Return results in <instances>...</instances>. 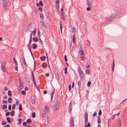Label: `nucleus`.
Wrapping results in <instances>:
<instances>
[{
    "instance_id": "obj_61",
    "label": "nucleus",
    "mask_w": 127,
    "mask_h": 127,
    "mask_svg": "<svg viewBox=\"0 0 127 127\" xmlns=\"http://www.w3.org/2000/svg\"><path fill=\"white\" fill-rule=\"evenodd\" d=\"M71 86L70 85H69L68 86V90L69 91H70L71 90Z\"/></svg>"
},
{
    "instance_id": "obj_12",
    "label": "nucleus",
    "mask_w": 127,
    "mask_h": 127,
    "mask_svg": "<svg viewBox=\"0 0 127 127\" xmlns=\"http://www.w3.org/2000/svg\"><path fill=\"white\" fill-rule=\"evenodd\" d=\"M44 110L45 112L47 113H48L49 111V109L48 107L47 106H46L44 108Z\"/></svg>"
},
{
    "instance_id": "obj_52",
    "label": "nucleus",
    "mask_w": 127,
    "mask_h": 127,
    "mask_svg": "<svg viewBox=\"0 0 127 127\" xmlns=\"http://www.w3.org/2000/svg\"><path fill=\"white\" fill-rule=\"evenodd\" d=\"M34 69H33V71H34L35 70V68H36V66H35V62L34 61Z\"/></svg>"
},
{
    "instance_id": "obj_5",
    "label": "nucleus",
    "mask_w": 127,
    "mask_h": 127,
    "mask_svg": "<svg viewBox=\"0 0 127 127\" xmlns=\"http://www.w3.org/2000/svg\"><path fill=\"white\" fill-rule=\"evenodd\" d=\"M31 101L32 104H34L35 103V99L34 95H32L31 96Z\"/></svg>"
},
{
    "instance_id": "obj_8",
    "label": "nucleus",
    "mask_w": 127,
    "mask_h": 127,
    "mask_svg": "<svg viewBox=\"0 0 127 127\" xmlns=\"http://www.w3.org/2000/svg\"><path fill=\"white\" fill-rule=\"evenodd\" d=\"M40 25L41 26L43 27L45 29H47V26H46L44 23L43 21H40Z\"/></svg>"
},
{
    "instance_id": "obj_54",
    "label": "nucleus",
    "mask_w": 127,
    "mask_h": 127,
    "mask_svg": "<svg viewBox=\"0 0 127 127\" xmlns=\"http://www.w3.org/2000/svg\"><path fill=\"white\" fill-rule=\"evenodd\" d=\"M11 105H10V104L9 105H8V109L9 110H10L11 109Z\"/></svg>"
},
{
    "instance_id": "obj_27",
    "label": "nucleus",
    "mask_w": 127,
    "mask_h": 127,
    "mask_svg": "<svg viewBox=\"0 0 127 127\" xmlns=\"http://www.w3.org/2000/svg\"><path fill=\"white\" fill-rule=\"evenodd\" d=\"M27 122V123H30L32 122V120L30 119H29L26 120Z\"/></svg>"
},
{
    "instance_id": "obj_6",
    "label": "nucleus",
    "mask_w": 127,
    "mask_h": 127,
    "mask_svg": "<svg viewBox=\"0 0 127 127\" xmlns=\"http://www.w3.org/2000/svg\"><path fill=\"white\" fill-rule=\"evenodd\" d=\"M32 79L33 82L34 84L35 85V86L36 87V83L35 80V78L34 77V75L33 73V72H32Z\"/></svg>"
},
{
    "instance_id": "obj_35",
    "label": "nucleus",
    "mask_w": 127,
    "mask_h": 127,
    "mask_svg": "<svg viewBox=\"0 0 127 127\" xmlns=\"http://www.w3.org/2000/svg\"><path fill=\"white\" fill-rule=\"evenodd\" d=\"M61 18L64 20L65 19V17L63 14H61Z\"/></svg>"
},
{
    "instance_id": "obj_15",
    "label": "nucleus",
    "mask_w": 127,
    "mask_h": 127,
    "mask_svg": "<svg viewBox=\"0 0 127 127\" xmlns=\"http://www.w3.org/2000/svg\"><path fill=\"white\" fill-rule=\"evenodd\" d=\"M40 59L42 61H44L46 58V57L45 56H43L42 57H40Z\"/></svg>"
},
{
    "instance_id": "obj_63",
    "label": "nucleus",
    "mask_w": 127,
    "mask_h": 127,
    "mask_svg": "<svg viewBox=\"0 0 127 127\" xmlns=\"http://www.w3.org/2000/svg\"><path fill=\"white\" fill-rule=\"evenodd\" d=\"M60 2L59 0H56V4H59Z\"/></svg>"
},
{
    "instance_id": "obj_16",
    "label": "nucleus",
    "mask_w": 127,
    "mask_h": 127,
    "mask_svg": "<svg viewBox=\"0 0 127 127\" xmlns=\"http://www.w3.org/2000/svg\"><path fill=\"white\" fill-rule=\"evenodd\" d=\"M22 61H23V62L24 64L25 65H27V64L26 62V61H25V59L24 58H22Z\"/></svg>"
},
{
    "instance_id": "obj_49",
    "label": "nucleus",
    "mask_w": 127,
    "mask_h": 127,
    "mask_svg": "<svg viewBox=\"0 0 127 127\" xmlns=\"http://www.w3.org/2000/svg\"><path fill=\"white\" fill-rule=\"evenodd\" d=\"M40 17L41 18L43 19L44 17L43 14L42 13L40 15Z\"/></svg>"
},
{
    "instance_id": "obj_2",
    "label": "nucleus",
    "mask_w": 127,
    "mask_h": 127,
    "mask_svg": "<svg viewBox=\"0 0 127 127\" xmlns=\"http://www.w3.org/2000/svg\"><path fill=\"white\" fill-rule=\"evenodd\" d=\"M2 3L3 8L5 9H7L8 8V5L7 2L6 0H3Z\"/></svg>"
},
{
    "instance_id": "obj_46",
    "label": "nucleus",
    "mask_w": 127,
    "mask_h": 127,
    "mask_svg": "<svg viewBox=\"0 0 127 127\" xmlns=\"http://www.w3.org/2000/svg\"><path fill=\"white\" fill-rule=\"evenodd\" d=\"M85 72L87 74H89L90 73V70L89 69L85 71Z\"/></svg>"
},
{
    "instance_id": "obj_17",
    "label": "nucleus",
    "mask_w": 127,
    "mask_h": 127,
    "mask_svg": "<svg viewBox=\"0 0 127 127\" xmlns=\"http://www.w3.org/2000/svg\"><path fill=\"white\" fill-rule=\"evenodd\" d=\"M121 119H119V121L118 122V125L119 127H120L121 125Z\"/></svg>"
},
{
    "instance_id": "obj_19",
    "label": "nucleus",
    "mask_w": 127,
    "mask_h": 127,
    "mask_svg": "<svg viewBox=\"0 0 127 127\" xmlns=\"http://www.w3.org/2000/svg\"><path fill=\"white\" fill-rule=\"evenodd\" d=\"M8 94L9 96H12L11 92V91L9 90L8 91Z\"/></svg>"
},
{
    "instance_id": "obj_3",
    "label": "nucleus",
    "mask_w": 127,
    "mask_h": 127,
    "mask_svg": "<svg viewBox=\"0 0 127 127\" xmlns=\"http://www.w3.org/2000/svg\"><path fill=\"white\" fill-rule=\"evenodd\" d=\"M78 73L80 78H83L84 77V74L83 71L81 69H80L79 70Z\"/></svg>"
},
{
    "instance_id": "obj_45",
    "label": "nucleus",
    "mask_w": 127,
    "mask_h": 127,
    "mask_svg": "<svg viewBox=\"0 0 127 127\" xmlns=\"http://www.w3.org/2000/svg\"><path fill=\"white\" fill-rule=\"evenodd\" d=\"M16 105L15 104H13L12 106V110H14L15 109V107Z\"/></svg>"
},
{
    "instance_id": "obj_13",
    "label": "nucleus",
    "mask_w": 127,
    "mask_h": 127,
    "mask_svg": "<svg viewBox=\"0 0 127 127\" xmlns=\"http://www.w3.org/2000/svg\"><path fill=\"white\" fill-rule=\"evenodd\" d=\"M25 79L26 82L29 83L30 82V80L29 77L27 76H26L25 77Z\"/></svg>"
},
{
    "instance_id": "obj_18",
    "label": "nucleus",
    "mask_w": 127,
    "mask_h": 127,
    "mask_svg": "<svg viewBox=\"0 0 127 127\" xmlns=\"http://www.w3.org/2000/svg\"><path fill=\"white\" fill-rule=\"evenodd\" d=\"M34 42H37L38 41V39L37 38L34 37L32 38Z\"/></svg>"
},
{
    "instance_id": "obj_58",
    "label": "nucleus",
    "mask_w": 127,
    "mask_h": 127,
    "mask_svg": "<svg viewBox=\"0 0 127 127\" xmlns=\"http://www.w3.org/2000/svg\"><path fill=\"white\" fill-rule=\"evenodd\" d=\"M23 125L24 126H25L27 125V124L26 122H24L23 123Z\"/></svg>"
},
{
    "instance_id": "obj_26",
    "label": "nucleus",
    "mask_w": 127,
    "mask_h": 127,
    "mask_svg": "<svg viewBox=\"0 0 127 127\" xmlns=\"http://www.w3.org/2000/svg\"><path fill=\"white\" fill-rule=\"evenodd\" d=\"M19 109L20 111L22 110V105L21 104H19Z\"/></svg>"
},
{
    "instance_id": "obj_23",
    "label": "nucleus",
    "mask_w": 127,
    "mask_h": 127,
    "mask_svg": "<svg viewBox=\"0 0 127 127\" xmlns=\"http://www.w3.org/2000/svg\"><path fill=\"white\" fill-rule=\"evenodd\" d=\"M87 125L86 124L85 125L84 127H91V125L90 123H87Z\"/></svg>"
},
{
    "instance_id": "obj_4",
    "label": "nucleus",
    "mask_w": 127,
    "mask_h": 127,
    "mask_svg": "<svg viewBox=\"0 0 127 127\" xmlns=\"http://www.w3.org/2000/svg\"><path fill=\"white\" fill-rule=\"evenodd\" d=\"M5 65L4 64H1V69L3 72H5L6 70Z\"/></svg>"
},
{
    "instance_id": "obj_30",
    "label": "nucleus",
    "mask_w": 127,
    "mask_h": 127,
    "mask_svg": "<svg viewBox=\"0 0 127 127\" xmlns=\"http://www.w3.org/2000/svg\"><path fill=\"white\" fill-rule=\"evenodd\" d=\"M13 78V76H11L9 77V81H8V82H11L12 80V79Z\"/></svg>"
},
{
    "instance_id": "obj_40",
    "label": "nucleus",
    "mask_w": 127,
    "mask_h": 127,
    "mask_svg": "<svg viewBox=\"0 0 127 127\" xmlns=\"http://www.w3.org/2000/svg\"><path fill=\"white\" fill-rule=\"evenodd\" d=\"M79 52L81 54H82L83 55H84V53L83 52V51L82 50H80V51H79Z\"/></svg>"
},
{
    "instance_id": "obj_10",
    "label": "nucleus",
    "mask_w": 127,
    "mask_h": 127,
    "mask_svg": "<svg viewBox=\"0 0 127 127\" xmlns=\"http://www.w3.org/2000/svg\"><path fill=\"white\" fill-rule=\"evenodd\" d=\"M70 125L71 127H74V123L73 119V118H71L70 120Z\"/></svg>"
},
{
    "instance_id": "obj_39",
    "label": "nucleus",
    "mask_w": 127,
    "mask_h": 127,
    "mask_svg": "<svg viewBox=\"0 0 127 127\" xmlns=\"http://www.w3.org/2000/svg\"><path fill=\"white\" fill-rule=\"evenodd\" d=\"M35 117V113L34 112H33L32 114V117L34 118Z\"/></svg>"
},
{
    "instance_id": "obj_51",
    "label": "nucleus",
    "mask_w": 127,
    "mask_h": 127,
    "mask_svg": "<svg viewBox=\"0 0 127 127\" xmlns=\"http://www.w3.org/2000/svg\"><path fill=\"white\" fill-rule=\"evenodd\" d=\"M67 67H66L65 68V69H64V73L65 74H66L67 73Z\"/></svg>"
},
{
    "instance_id": "obj_29",
    "label": "nucleus",
    "mask_w": 127,
    "mask_h": 127,
    "mask_svg": "<svg viewBox=\"0 0 127 127\" xmlns=\"http://www.w3.org/2000/svg\"><path fill=\"white\" fill-rule=\"evenodd\" d=\"M7 122L9 123H10L11 122V120L10 119L9 117H7Z\"/></svg>"
},
{
    "instance_id": "obj_9",
    "label": "nucleus",
    "mask_w": 127,
    "mask_h": 127,
    "mask_svg": "<svg viewBox=\"0 0 127 127\" xmlns=\"http://www.w3.org/2000/svg\"><path fill=\"white\" fill-rule=\"evenodd\" d=\"M71 103L72 102H70L69 104L68 112L69 114L71 113L72 110V106L71 105Z\"/></svg>"
},
{
    "instance_id": "obj_50",
    "label": "nucleus",
    "mask_w": 127,
    "mask_h": 127,
    "mask_svg": "<svg viewBox=\"0 0 127 127\" xmlns=\"http://www.w3.org/2000/svg\"><path fill=\"white\" fill-rule=\"evenodd\" d=\"M64 60H65V61L66 62H67V57H66V56L65 55L64 56Z\"/></svg>"
},
{
    "instance_id": "obj_33",
    "label": "nucleus",
    "mask_w": 127,
    "mask_h": 127,
    "mask_svg": "<svg viewBox=\"0 0 127 127\" xmlns=\"http://www.w3.org/2000/svg\"><path fill=\"white\" fill-rule=\"evenodd\" d=\"M60 29L61 30V31L62 32V24L61 22H60Z\"/></svg>"
},
{
    "instance_id": "obj_1",
    "label": "nucleus",
    "mask_w": 127,
    "mask_h": 127,
    "mask_svg": "<svg viewBox=\"0 0 127 127\" xmlns=\"http://www.w3.org/2000/svg\"><path fill=\"white\" fill-rule=\"evenodd\" d=\"M59 102L58 101H56L55 104L52 106V109L54 111L58 110L59 108Z\"/></svg>"
},
{
    "instance_id": "obj_37",
    "label": "nucleus",
    "mask_w": 127,
    "mask_h": 127,
    "mask_svg": "<svg viewBox=\"0 0 127 127\" xmlns=\"http://www.w3.org/2000/svg\"><path fill=\"white\" fill-rule=\"evenodd\" d=\"M7 108V105L6 104H3V105L2 108L3 109H5Z\"/></svg>"
},
{
    "instance_id": "obj_43",
    "label": "nucleus",
    "mask_w": 127,
    "mask_h": 127,
    "mask_svg": "<svg viewBox=\"0 0 127 127\" xmlns=\"http://www.w3.org/2000/svg\"><path fill=\"white\" fill-rule=\"evenodd\" d=\"M85 118H88V114L87 113H85Z\"/></svg>"
},
{
    "instance_id": "obj_60",
    "label": "nucleus",
    "mask_w": 127,
    "mask_h": 127,
    "mask_svg": "<svg viewBox=\"0 0 127 127\" xmlns=\"http://www.w3.org/2000/svg\"><path fill=\"white\" fill-rule=\"evenodd\" d=\"M101 114V110H100L98 112V114L100 116Z\"/></svg>"
},
{
    "instance_id": "obj_47",
    "label": "nucleus",
    "mask_w": 127,
    "mask_h": 127,
    "mask_svg": "<svg viewBox=\"0 0 127 127\" xmlns=\"http://www.w3.org/2000/svg\"><path fill=\"white\" fill-rule=\"evenodd\" d=\"M21 93L24 95H26V92L24 90L22 91L21 92Z\"/></svg>"
},
{
    "instance_id": "obj_21",
    "label": "nucleus",
    "mask_w": 127,
    "mask_h": 127,
    "mask_svg": "<svg viewBox=\"0 0 127 127\" xmlns=\"http://www.w3.org/2000/svg\"><path fill=\"white\" fill-rule=\"evenodd\" d=\"M117 15V14H113L111 16V18L113 19H114L115 17Z\"/></svg>"
},
{
    "instance_id": "obj_34",
    "label": "nucleus",
    "mask_w": 127,
    "mask_h": 127,
    "mask_svg": "<svg viewBox=\"0 0 127 127\" xmlns=\"http://www.w3.org/2000/svg\"><path fill=\"white\" fill-rule=\"evenodd\" d=\"M46 113H43L42 114V117L43 118L45 117L46 116Z\"/></svg>"
},
{
    "instance_id": "obj_44",
    "label": "nucleus",
    "mask_w": 127,
    "mask_h": 127,
    "mask_svg": "<svg viewBox=\"0 0 127 127\" xmlns=\"http://www.w3.org/2000/svg\"><path fill=\"white\" fill-rule=\"evenodd\" d=\"M71 31L72 32H76V30L74 28H71Z\"/></svg>"
},
{
    "instance_id": "obj_22",
    "label": "nucleus",
    "mask_w": 127,
    "mask_h": 127,
    "mask_svg": "<svg viewBox=\"0 0 127 127\" xmlns=\"http://www.w3.org/2000/svg\"><path fill=\"white\" fill-rule=\"evenodd\" d=\"M97 122L98 124L100 123L101 122V121L100 119V117L99 116H98L97 117Z\"/></svg>"
},
{
    "instance_id": "obj_62",
    "label": "nucleus",
    "mask_w": 127,
    "mask_h": 127,
    "mask_svg": "<svg viewBox=\"0 0 127 127\" xmlns=\"http://www.w3.org/2000/svg\"><path fill=\"white\" fill-rule=\"evenodd\" d=\"M38 9L40 11H42V9L41 7H38Z\"/></svg>"
},
{
    "instance_id": "obj_53",
    "label": "nucleus",
    "mask_w": 127,
    "mask_h": 127,
    "mask_svg": "<svg viewBox=\"0 0 127 127\" xmlns=\"http://www.w3.org/2000/svg\"><path fill=\"white\" fill-rule=\"evenodd\" d=\"M37 35L39 37H40V31L39 30L38 31Z\"/></svg>"
},
{
    "instance_id": "obj_41",
    "label": "nucleus",
    "mask_w": 127,
    "mask_h": 127,
    "mask_svg": "<svg viewBox=\"0 0 127 127\" xmlns=\"http://www.w3.org/2000/svg\"><path fill=\"white\" fill-rule=\"evenodd\" d=\"M39 3L40 5L41 6H43V4L42 0H41L39 1Z\"/></svg>"
},
{
    "instance_id": "obj_59",
    "label": "nucleus",
    "mask_w": 127,
    "mask_h": 127,
    "mask_svg": "<svg viewBox=\"0 0 127 127\" xmlns=\"http://www.w3.org/2000/svg\"><path fill=\"white\" fill-rule=\"evenodd\" d=\"M39 42L41 44H42V43L43 42H42V40H41V39L40 37H39Z\"/></svg>"
},
{
    "instance_id": "obj_48",
    "label": "nucleus",
    "mask_w": 127,
    "mask_h": 127,
    "mask_svg": "<svg viewBox=\"0 0 127 127\" xmlns=\"http://www.w3.org/2000/svg\"><path fill=\"white\" fill-rule=\"evenodd\" d=\"M6 122L5 121H2V124L3 125H6Z\"/></svg>"
},
{
    "instance_id": "obj_7",
    "label": "nucleus",
    "mask_w": 127,
    "mask_h": 127,
    "mask_svg": "<svg viewBox=\"0 0 127 127\" xmlns=\"http://www.w3.org/2000/svg\"><path fill=\"white\" fill-rule=\"evenodd\" d=\"M23 83L22 82H20L19 83V86L18 88V90L19 91H20L23 88Z\"/></svg>"
},
{
    "instance_id": "obj_25",
    "label": "nucleus",
    "mask_w": 127,
    "mask_h": 127,
    "mask_svg": "<svg viewBox=\"0 0 127 127\" xmlns=\"http://www.w3.org/2000/svg\"><path fill=\"white\" fill-rule=\"evenodd\" d=\"M12 100V98L11 97H9L8 99V101L9 103H11V101Z\"/></svg>"
},
{
    "instance_id": "obj_14",
    "label": "nucleus",
    "mask_w": 127,
    "mask_h": 127,
    "mask_svg": "<svg viewBox=\"0 0 127 127\" xmlns=\"http://www.w3.org/2000/svg\"><path fill=\"white\" fill-rule=\"evenodd\" d=\"M106 19L107 21H111L112 19L111 16L107 17L106 18Z\"/></svg>"
},
{
    "instance_id": "obj_20",
    "label": "nucleus",
    "mask_w": 127,
    "mask_h": 127,
    "mask_svg": "<svg viewBox=\"0 0 127 127\" xmlns=\"http://www.w3.org/2000/svg\"><path fill=\"white\" fill-rule=\"evenodd\" d=\"M87 6L89 7H90L91 6L90 2L88 0H87Z\"/></svg>"
},
{
    "instance_id": "obj_55",
    "label": "nucleus",
    "mask_w": 127,
    "mask_h": 127,
    "mask_svg": "<svg viewBox=\"0 0 127 127\" xmlns=\"http://www.w3.org/2000/svg\"><path fill=\"white\" fill-rule=\"evenodd\" d=\"M10 113L9 112H8L5 114V115L6 116H8L10 114Z\"/></svg>"
},
{
    "instance_id": "obj_36",
    "label": "nucleus",
    "mask_w": 127,
    "mask_h": 127,
    "mask_svg": "<svg viewBox=\"0 0 127 127\" xmlns=\"http://www.w3.org/2000/svg\"><path fill=\"white\" fill-rule=\"evenodd\" d=\"M72 42H73V43H75L76 42L75 41V36L74 35L73 37Z\"/></svg>"
},
{
    "instance_id": "obj_31",
    "label": "nucleus",
    "mask_w": 127,
    "mask_h": 127,
    "mask_svg": "<svg viewBox=\"0 0 127 127\" xmlns=\"http://www.w3.org/2000/svg\"><path fill=\"white\" fill-rule=\"evenodd\" d=\"M36 32V31L35 29V30L33 31L32 33L34 36H35V35Z\"/></svg>"
},
{
    "instance_id": "obj_24",
    "label": "nucleus",
    "mask_w": 127,
    "mask_h": 127,
    "mask_svg": "<svg viewBox=\"0 0 127 127\" xmlns=\"http://www.w3.org/2000/svg\"><path fill=\"white\" fill-rule=\"evenodd\" d=\"M15 114V111H12L10 113V115L11 116H13Z\"/></svg>"
},
{
    "instance_id": "obj_11",
    "label": "nucleus",
    "mask_w": 127,
    "mask_h": 127,
    "mask_svg": "<svg viewBox=\"0 0 127 127\" xmlns=\"http://www.w3.org/2000/svg\"><path fill=\"white\" fill-rule=\"evenodd\" d=\"M55 89L54 88V89L53 90L52 92L51 95V100H52L53 98V95L55 93Z\"/></svg>"
},
{
    "instance_id": "obj_38",
    "label": "nucleus",
    "mask_w": 127,
    "mask_h": 127,
    "mask_svg": "<svg viewBox=\"0 0 127 127\" xmlns=\"http://www.w3.org/2000/svg\"><path fill=\"white\" fill-rule=\"evenodd\" d=\"M18 124H21L22 122V120H21V118L19 119H18Z\"/></svg>"
},
{
    "instance_id": "obj_64",
    "label": "nucleus",
    "mask_w": 127,
    "mask_h": 127,
    "mask_svg": "<svg viewBox=\"0 0 127 127\" xmlns=\"http://www.w3.org/2000/svg\"><path fill=\"white\" fill-rule=\"evenodd\" d=\"M19 100L18 99H17L16 100V104L17 105H18L19 104Z\"/></svg>"
},
{
    "instance_id": "obj_57",
    "label": "nucleus",
    "mask_w": 127,
    "mask_h": 127,
    "mask_svg": "<svg viewBox=\"0 0 127 127\" xmlns=\"http://www.w3.org/2000/svg\"><path fill=\"white\" fill-rule=\"evenodd\" d=\"M91 82L90 81H89L87 83V86L88 87L90 86L91 84Z\"/></svg>"
},
{
    "instance_id": "obj_28",
    "label": "nucleus",
    "mask_w": 127,
    "mask_h": 127,
    "mask_svg": "<svg viewBox=\"0 0 127 127\" xmlns=\"http://www.w3.org/2000/svg\"><path fill=\"white\" fill-rule=\"evenodd\" d=\"M27 46L28 47V48L29 49L30 52H32L31 50V47L30 45L28 44L27 45Z\"/></svg>"
},
{
    "instance_id": "obj_32",
    "label": "nucleus",
    "mask_w": 127,
    "mask_h": 127,
    "mask_svg": "<svg viewBox=\"0 0 127 127\" xmlns=\"http://www.w3.org/2000/svg\"><path fill=\"white\" fill-rule=\"evenodd\" d=\"M47 65V63H43L42 64V66L43 67H44Z\"/></svg>"
},
{
    "instance_id": "obj_42",
    "label": "nucleus",
    "mask_w": 127,
    "mask_h": 127,
    "mask_svg": "<svg viewBox=\"0 0 127 127\" xmlns=\"http://www.w3.org/2000/svg\"><path fill=\"white\" fill-rule=\"evenodd\" d=\"M33 47L34 49H35L37 46V45H35L34 43H33Z\"/></svg>"
},
{
    "instance_id": "obj_56",
    "label": "nucleus",
    "mask_w": 127,
    "mask_h": 127,
    "mask_svg": "<svg viewBox=\"0 0 127 127\" xmlns=\"http://www.w3.org/2000/svg\"><path fill=\"white\" fill-rule=\"evenodd\" d=\"M2 102L3 104L7 103V101L6 100L5 101L4 100H2Z\"/></svg>"
}]
</instances>
